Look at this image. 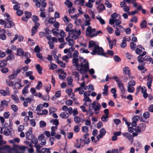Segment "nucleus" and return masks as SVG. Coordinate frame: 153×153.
<instances>
[{
    "instance_id": "f257e3e1",
    "label": "nucleus",
    "mask_w": 153,
    "mask_h": 153,
    "mask_svg": "<svg viewBox=\"0 0 153 153\" xmlns=\"http://www.w3.org/2000/svg\"><path fill=\"white\" fill-rule=\"evenodd\" d=\"M103 50L101 47H100L98 45L96 46L94 48L93 50L91 53V54L93 55L97 54L105 56L106 53L103 52Z\"/></svg>"
},
{
    "instance_id": "aec40b11",
    "label": "nucleus",
    "mask_w": 153,
    "mask_h": 153,
    "mask_svg": "<svg viewBox=\"0 0 153 153\" xmlns=\"http://www.w3.org/2000/svg\"><path fill=\"white\" fill-rule=\"evenodd\" d=\"M29 85H27L22 90V92L25 96L26 95V94L28 93V89L29 88Z\"/></svg>"
},
{
    "instance_id": "37998d69",
    "label": "nucleus",
    "mask_w": 153,
    "mask_h": 153,
    "mask_svg": "<svg viewBox=\"0 0 153 153\" xmlns=\"http://www.w3.org/2000/svg\"><path fill=\"white\" fill-rule=\"evenodd\" d=\"M21 81V80L19 79H17V82L14 85V88L17 89L18 88H19V82Z\"/></svg>"
},
{
    "instance_id": "c756f323",
    "label": "nucleus",
    "mask_w": 153,
    "mask_h": 153,
    "mask_svg": "<svg viewBox=\"0 0 153 153\" xmlns=\"http://www.w3.org/2000/svg\"><path fill=\"white\" fill-rule=\"evenodd\" d=\"M30 141L35 145L37 144L38 143V140L37 138L32 137L30 139Z\"/></svg>"
},
{
    "instance_id": "412c9836",
    "label": "nucleus",
    "mask_w": 153,
    "mask_h": 153,
    "mask_svg": "<svg viewBox=\"0 0 153 153\" xmlns=\"http://www.w3.org/2000/svg\"><path fill=\"white\" fill-rule=\"evenodd\" d=\"M73 65L75 66H78V59L76 58L73 57L72 59Z\"/></svg>"
},
{
    "instance_id": "3c124183",
    "label": "nucleus",
    "mask_w": 153,
    "mask_h": 153,
    "mask_svg": "<svg viewBox=\"0 0 153 153\" xmlns=\"http://www.w3.org/2000/svg\"><path fill=\"white\" fill-rule=\"evenodd\" d=\"M46 124V123L44 121H41L39 122L40 126L41 128L45 127Z\"/></svg>"
},
{
    "instance_id": "864d4df0",
    "label": "nucleus",
    "mask_w": 153,
    "mask_h": 153,
    "mask_svg": "<svg viewBox=\"0 0 153 153\" xmlns=\"http://www.w3.org/2000/svg\"><path fill=\"white\" fill-rule=\"evenodd\" d=\"M137 61L143 63V61H145L144 59V58L140 56H139L137 57Z\"/></svg>"
},
{
    "instance_id": "e2e57ef3",
    "label": "nucleus",
    "mask_w": 153,
    "mask_h": 153,
    "mask_svg": "<svg viewBox=\"0 0 153 153\" xmlns=\"http://www.w3.org/2000/svg\"><path fill=\"white\" fill-rule=\"evenodd\" d=\"M80 52L81 53H88L89 52L88 51L85 50L84 48H82L81 49Z\"/></svg>"
},
{
    "instance_id": "8fccbe9b",
    "label": "nucleus",
    "mask_w": 153,
    "mask_h": 153,
    "mask_svg": "<svg viewBox=\"0 0 153 153\" xmlns=\"http://www.w3.org/2000/svg\"><path fill=\"white\" fill-rule=\"evenodd\" d=\"M11 108L12 110L15 112H16L18 110V107L15 105H11Z\"/></svg>"
},
{
    "instance_id": "a211bd4d",
    "label": "nucleus",
    "mask_w": 153,
    "mask_h": 153,
    "mask_svg": "<svg viewBox=\"0 0 153 153\" xmlns=\"http://www.w3.org/2000/svg\"><path fill=\"white\" fill-rule=\"evenodd\" d=\"M97 45H96V43L94 41H91L89 42L88 47L89 48H91L93 47L94 48L95 46Z\"/></svg>"
},
{
    "instance_id": "49530a36",
    "label": "nucleus",
    "mask_w": 153,
    "mask_h": 153,
    "mask_svg": "<svg viewBox=\"0 0 153 153\" xmlns=\"http://www.w3.org/2000/svg\"><path fill=\"white\" fill-rule=\"evenodd\" d=\"M149 112L147 111L143 113V117L144 118L146 119L149 117Z\"/></svg>"
},
{
    "instance_id": "9d476101",
    "label": "nucleus",
    "mask_w": 153,
    "mask_h": 153,
    "mask_svg": "<svg viewBox=\"0 0 153 153\" xmlns=\"http://www.w3.org/2000/svg\"><path fill=\"white\" fill-rule=\"evenodd\" d=\"M117 84L118 87L121 91V93L123 94L125 92L124 87L123 84L122 83L121 81H117Z\"/></svg>"
},
{
    "instance_id": "5701e85b",
    "label": "nucleus",
    "mask_w": 153,
    "mask_h": 153,
    "mask_svg": "<svg viewBox=\"0 0 153 153\" xmlns=\"http://www.w3.org/2000/svg\"><path fill=\"white\" fill-rule=\"evenodd\" d=\"M4 19L7 22H10L12 19L10 17V15L8 13H5L4 15Z\"/></svg>"
},
{
    "instance_id": "6ab92c4d",
    "label": "nucleus",
    "mask_w": 153,
    "mask_h": 153,
    "mask_svg": "<svg viewBox=\"0 0 153 153\" xmlns=\"http://www.w3.org/2000/svg\"><path fill=\"white\" fill-rule=\"evenodd\" d=\"M88 134L87 133L83 136L84 138L86 140H84V142L85 144H88L90 142L89 138L88 137Z\"/></svg>"
},
{
    "instance_id": "f8f14e48",
    "label": "nucleus",
    "mask_w": 153,
    "mask_h": 153,
    "mask_svg": "<svg viewBox=\"0 0 153 153\" xmlns=\"http://www.w3.org/2000/svg\"><path fill=\"white\" fill-rule=\"evenodd\" d=\"M12 20L10 21V22H8L4 26L5 28H10L11 27H13L14 25V23L12 22Z\"/></svg>"
},
{
    "instance_id": "ea45409f",
    "label": "nucleus",
    "mask_w": 153,
    "mask_h": 153,
    "mask_svg": "<svg viewBox=\"0 0 153 153\" xmlns=\"http://www.w3.org/2000/svg\"><path fill=\"white\" fill-rule=\"evenodd\" d=\"M20 4L19 3H17V4H15V5L13 6V9L15 10H19L20 8Z\"/></svg>"
},
{
    "instance_id": "69168bd1",
    "label": "nucleus",
    "mask_w": 153,
    "mask_h": 153,
    "mask_svg": "<svg viewBox=\"0 0 153 153\" xmlns=\"http://www.w3.org/2000/svg\"><path fill=\"white\" fill-rule=\"evenodd\" d=\"M25 17L28 19L30 17L32 14L30 12L27 11L25 12Z\"/></svg>"
},
{
    "instance_id": "6e6d98bb",
    "label": "nucleus",
    "mask_w": 153,
    "mask_h": 153,
    "mask_svg": "<svg viewBox=\"0 0 153 153\" xmlns=\"http://www.w3.org/2000/svg\"><path fill=\"white\" fill-rule=\"evenodd\" d=\"M114 60L117 62H118L121 61V59L118 56L115 55L114 56Z\"/></svg>"
},
{
    "instance_id": "cd10ccee",
    "label": "nucleus",
    "mask_w": 153,
    "mask_h": 153,
    "mask_svg": "<svg viewBox=\"0 0 153 153\" xmlns=\"http://www.w3.org/2000/svg\"><path fill=\"white\" fill-rule=\"evenodd\" d=\"M108 116L103 115L101 117V120L103 122H107L108 120Z\"/></svg>"
},
{
    "instance_id": "39448f33",
    "label": "nucleus",
    "mask_w": 153,
    "mask_h": 153,
    "mask_svg": "<svg viewBox=\"0 0 153 153\" xmlns=\"http://www.w3.org/2000/svg\"><path fill=\"white\" fill-rule=\"evenodd\" d=\"M46 0H33V1L35 3V5L37 7H45L47 4L45 2Z\"/></svg>"
},
{
    "instance_id": "1a4fd4ad",
    "label": "nucleus",
    "mask_w": 153,
    "mask_h": 153,
    "mask_svg": "<svg viewBox=\"0 0 153 153\" xmlns=\"http://www.w3.org/2000/svg\"><path fill=\"white\" fill-rule=\"evenodd\" d=\"M122 134L125 137L128 138L131 142H132L133 140V138L131 135L128 132L124 133Z\"/></svg>"
},
{
    "instance_id": "a878e982",
    "label": "nucleus",
    "mask_w": 153,
    "mask_h": 153,
    "mask_svg": "<svg viewBox=\"0 0 153 153\" xmlns=\"http://www.w3.org/2000/svg\"><path fill=\"white\" fill-rule=\"evenodd\" d=\"M97 19L100 22V23L102 25H104L105 24V22L104 20L102 19L101 17L99 15H98L96 17Z\"/></svg>"
},
{
    "instance_id": "4be33fe9",
    "label": "nucleus",
    "mask_w": 153,
    "mask_h": 153,
    "mask_svg": "<svg viewBox=\"0 0 153 153\" xmlns=\"http://www.w3.org/2000/svg\"><path fill=\"white\" fill-rule=\"evenodd\" d=\"M11 98L16 103L19 102V99L17 95L15 94H11Z\"/></svg>"
},
{
    "instance_id": "c85d7f7f",
    "label": "nucleus",
    "mask_w": 153,
    "mask_h": 153,
    "mask_svg": "<svg viewBox=\"0 0 153 153\" xmlns=\"http://www.w3.org/2000/svg\"><path fill=\"white\" fill-rule=\"evenodd\" d=\"M32 134V133H31L29 132L26 134V137L27 140H30L32 137L33 135Z\"/></svg>"
},
{
    "instance_id": "2f4dec72",
    "label": "nucleus",
    "mask_w": 153,
    "mask_h": 153,
    "mask_svg": "<svg viewBox=\"0 0 153 153\" xmlns=\"http://www.w3.org/2000/svg\"><path fill=\"white\" fill-rule=\"evenodd\" d=\"M97 9L100 10V12L104 10L105 9V7L104 5L102 4H101L98 6Z\"/></svg>"
},
{
    "instance_id": "58836bf2",
    "label": "nucleus",
    "mask_w": 153,
    "mask_h": 153,
    "mask_svg": "<svg viewBox=\"0 0 153 153\" xmlns=\"http://www.w3.org/2000/svg\"><path fill=\"white\" fill-rule=\"evenodd\" d=\"M74 120L76 123H78L81 121V119L79 116H75Z\"/></svg>"
},
{
    "instance_id": "680f3d73",
    "label": "nucleus",
    "mask_w": 153,
    "mask_h": 153,
    "mask_svg": "<svg viewBox=\"0 0 153 153\" xmlns=\"http://www.w3.org/2000/svg\"><path fill=\"white\" fill-rule=\"evenodd\" d=\"M58 63L59 65L62 68H65V64L62 61L60 60L58 61Z\"/></svg>"
},
{
    "instance_id": "09e8293b",
    "label": "nucleus",
    "mask_w": 153,
    "mask_h": 153,
    "mask_svg": "<svg viewBox=\"0 0 153 153\" xmlns=\"http://www.w3.org/2000/svg\"><path fill=\"white\" fill-rule=\"evenodd\" d=\"M43 105L42 104H40L37 106L36 111H40L43 108Z\"/></svg>"
},
{
    "instance_id": "f3484780",
    "label": "nucleus",
    "mask_w": 153,
    "mask_h": 153,
    "mask_svg": "<svg viewBox=\"0 0 153 153\" xmlns=\"http://www.w3.org/2000/svg\"><path fill=\"white\" fill-rule=\"evenodd\" d=\"M59 116L63 119H66L69 117V114L66 112H62L59 115Z\"/></svg>"
},
{
    "instance_id": "c03bdc74",
    "label": "nucleus",
    "mask_w": 153,
    "mask_h": 153,
    "mask_svg": "<svg viewBox=\"0 0 153 153\" xmlns=\"http://www.w3.org/2000/svg\"><path fill=\"white\" fill-rule=\"evenodd\" d=\"M50 122L53 123V124L57 126L59 124V121L57 119L52 120L50 121Z\"/></svg>"
},
{
    "instance_id": "393cba45",
    "label": "nucleus",
    "mask_w": 153,
    "mask_h": 153,
    "mask_svg": "<svg viewBox=\"0 0 153 153\" xmlns=\"http://www.w3.org/2000/svg\"><path fill=\"white\" fill-rule=\"evenodd\" d=\"M123 71L124 73L126 74H128V76L130 75L131 73L130 71L129 70V68L128 67H125L123 69Z\"/></svg>"
},
{
    "instance_id": "b1692460",
    "label": "nucleus",
    "mask_w": 153,
    "mask_h": 153,
    "mask_svg": "<svg viewBox=\"0 0 153 153\" xmlns=\"http://www.w3.org/2000/svg\"><path fill=\"white\" fill-rule=\"evenodd\" d=\"M31 101V98L28 97L25 100V101H24V103H23V105H24L26 107L27 106V103L30 102Z\"/></svg>"
},
{
    "instance_id": "423d86ee",
    "label": "nucleus",
    "mask_w": 153,
    "mask_h": 153,
    "mask_svg": "<svg viewBox=\"0 0 153 153\" xmlns=\"http://www.w3.org/2000/svg\"><path fill=\"white\" fill-rule=\"evenodd\" d=\"M146 127V125L145 123H142L139 124L134 129L135 131L138 133H140L144 131Z\"/></svg>"
},
{
    "instance_id": "a19ab883",
    "label": "nucleus",
    "mask_w": 153,
    "mask_h": 153,
    "mask_svg": "<svg viewBox=\"0 0 153 153\" xmlns=\"http://www.w3.org/2000/svg\"><path fill=\"white\" fill-rule=\"evenodd\" d=\"M125 38H123L122 42L120 45L121 47L123 48H124L127 45L126 42V41H125Z\"/></svg>"
},
{
    "instance_id": "20e7f679",
    "label": "nucleus",
    "mask_w": 153,
    "mask_h": 153,
    "mask_svg": "<svg viewBox=\"0 0 153 153\" xmlns=\"http://www.w3.org/2000/svg\"><path fill=\"white\" fill-rule=\"evenodd\" d=\"M95 31V29H92L91 26H89L86 28V35L90 36V38L96 36L97 35L96 33L91 34L92 33H94Z\"/></svg>"
},
{
    "instance_id": "6e6552de",
    "label": "nucleus",
    "mask_w": 153,
    "mask_h": 153,
    "mask_svg": "<svg viewBox=\"0 0 153 153\" xmlns=\"http://www.w3.org/2000/svg\"><path fill=\"white\" fill-rule=\"evenodd\" d=\"M106 131L105 129L102 128L100 130V134L98 135L97 137V138L98 140L102 137L106 133Z\"/></svg>"
},
{
    "instance_id": "4468645a",
    "label": "nucleus",
    "mask_w": 153,
    "mask_h": 153,
    "mask_svg": "<svg viewBox=\"0 0 153 153\" xmlns=\"http://www.w3.org/2000/svg\"><path fill=\"white\" fill-rule=\"evenodd\" d=\"M17 55L20 56H23L24 51L21 48H18L17 49Z\"/></svg>"
},
{
    "instance_id": "9b49d317",
    "label": "nucleus",
    "mask_w": 153,
    "mask_h": 153,
    "mask_svg": "<svg viewBox=\"0 0 153 153\" xmlns=\"http://www.w3.org/2000/svg\"><path fill=\"white\" fill-rule=\"evenodd\" d=\"M59 71L60 73L59 75V78L60 79H64L66 76V74L63 71L62 69H59Z\"/></svg>"
},
{
    "instance_id": "79ce46f5",
    "label": "nucleus",
    "mask_w": 153,
    "mask_h": 153,
    "mask_svg": "<svg viewBox=\"0 0 153 153\" xmlns=\"http://www.w3.org/2000/svg\"><path fill=\"white\" fill-rule=\"evenodd\" d=\"M20 140L19 138H16L10 141V142L12 143H14L16 142L19 143L20 142Z\"/></svg>"
},
{
    "instance_id": "f704fd0d",
    "label": "nucleus",
    "mask_w": 153,
    "mask_h": 153,
    "mask_svg": "<svg viewBox=\"0 0 153 153\" xmlns=\"http://www.w3.org/2000/svg\"><path fill=\"white\" fill-rule=\"evenodd\" d=\"M147 23L145 20H143L140 24V26L142 28H145L146 27Z\"/></svg>"
},
{
    "instance_id": "7ed1b4c3",
    "label": "nucleus",
    "mask_w": 153,
    "mask_h": 153,
    "mask_svg": "<svg viewBox=\"0 0 153 153\" xmlns=\"http://www.w3.org/2000/svg\"><path fill=\"white\" fill-rule=\"evenodd\" d=\"M93 109L94 110L96 114L99 113L100 111L101 107V105L100 103L94 101L91 104Z\"/></svg>"
},
{
    "instance_id": "c9c22d12",
    "label": "nucleus",
    "mask_w": 153,
    "mask_h": 153,
    "mask_svg": "<svg viewBox=\"0 0 153 153\" xmlns=\"http://www.w3.org/2000/svg\"><path fill=\"white\" fill-rule=\"evenodd\" d=\"M134 90V88L133 86H128L127 87V90L129 92L133 93Z\"/></svg>"
},
{
    "instance_id": "bb28decb",
    "label": "nucleus",
    "mask_w": 153,
    "mask_h": 153,
    "mask_svg": "<svg viewBox=\"0 0 153 153\" xmlns=\"http://www.w3.org/2000/svg\"><path fill=\"white\" fill-rule=\"evenodd\" d=\"M65 3V5L68 8L71 7L73 5L72 3L69 0H67Z\"/></svg>"
},
{
    "instance_id": "052dcab7",
    "label": "nucleus",
    "mask_w": 153,
    "mask_h": 153,
    "mask_svg": "<svg viewBox=\"0 0 153 153\" xmlns=\"http://www.w3.org/2000/svg\"><path fill=\"white\" fill-rule=\"evenodd\" d=\"M136 45L135 43L131 42L130 43V47L132 50H134L136 48Z\"/></svg>"
},
{
    "instance_id": "0eeeda50",
    "label": "nucleus",
    "mask_w": 153,
    "mask_h": 153,
    "mask_svg": "<svg viewBox=\"0 0 153 153\" xmlns=\"http://www.w3.org/2000/svg\"><path fill=\"white\" fill-rule=\"evenodd\" d=\"M39 26V24L38 22L35 23L34 26L32 27L31 29L32 34L31 36H33L37 32V29Z\"/></svg>"
},
{
    "instance_id": "4d7b16f0",
    "label": "nucleus",
    "mask_w": 153,
    "mask_h": 153,
    "mask_svg": "<svg viewBox=\"0 0 153 153\" xmlns=\"http://www.w3.org/2000/svg\"><path fill=\"white\" fill-rule=\"evenodd\" d=\"M42 86V83L41 81L38 82V85L36 86V88L37 89L39 90Z\"/></svg>"
},
{
    "instance_id": "ddd939ff",
    "label": "nucleus",
    "mask_w": 153,
    "mask_h": 153,
    "mask_svg": "<svg viewBox=\"0 0 153 153\" xmlns=\"http://www.w3.org/2000/svg\"><path fill=\"white\" fill-rule=\"evenodd\" d=\"M80 67L82 68H84V69L87 71L89 70V64L88 62H86L84 64L82 63L80 64Z\"/></svg>"
},
{
    "instance_id": "e433bc0d",
    "label": "nucleus",
    "mask_w": 153,
    "mask_h": 153,
    "mask_svg": "<svg viewBox=\"0 0 153 153\" xmlns=\"http://www.w3.org/2000/svg\"><path fill=\"white\" fill-rule=\"evenodd\" d=\"M17 73H13L11 75H9L8 76V78L10 79H13L17 77Z\"/></svg>"
},
{
    "instance_id": "2eb2a0df",
    "label": "nucleus",
    "mask_w": 153,
    "mask_h": 153,
    "mask_svg": "<svg viewBox=\"0 0 153 153\" xmlns=\"http://www.w3.org/2000/svg\"><path fill=\"white\" fill-rule=\"evenodd\" d=\"M1 31L2 33L0 35V39L4 40L6 38V36L5 35L6 30L4 29H3L1 30Z\"/></svg>"
},
{
    "instance_id": "473e14b6",
    "label": "nucleus",
    "mask_w": 153,
    "mask_h": 153,
    "mask_svg": "<svg viewBox=\"0 0 153 153\" xmlns=\"http://www.w3.org/2000/svg\"><path fill=\"white\" fill-rule=\"evenodd\" d=\"M34 147L36 148V151L37 152L40 153L41 151L40 149L42 147V146H40L39 144H36L34 145Z\"/></svg>"
},
{
    "instance_id": "7c9ffc66",
    "label": "nucleus",
    "mask_w": 153,
    "mask_h": 153,
    "mask_svg": "<svg viewBox=\"0 0 153 153\" xmlns=\"http://www.w3.org/2000/svg\"><path fill=\"white\" fill-rule=\"evenodd\" d=\"M76 69H74L72 70V72L74 76L77 78V80H79V73L76 71Z\"/></svg>"
},
{
    "instance_id": "5fc2aeb1",
    "label": "nucleus",
    "mask_w": 153,
    "mask_h": 153,
    "mask_svg": "<svg viewBox=\"0 0 153 153\" xmlns=\"http://www.w3.org/2000/svg\"><path fill=\"white\" fill-rule=\"evenodd\" d=\"M0 94L4 96H6L8 95L6 91L3 90H0Z\"/></svg>"
},
{
    "instance_id": "603ef678",
    "label": "nucleus",
    "mask_w": 153,
    "mask_h": 153,
    "mask_svg": "<svg viewBox=\"0 0 153 153\" xmlns=\"http://www.w3.org/2000/svg\"><path fill=\"white\" fill-rule=\"evenodd\" d=\"M28 143H29V146L30 148L28 149V151L29 153H32L33 152V145L31 143H30L29 142H28Z\"/></svg>"
},
{
    "instance_id": "72a5a7b5",
    "label": "nucleus",
    "mask_w": 153,
    "mask_h": 153,
    "mask_svg": "<svg viewBox=\"0 0 153 153\" xmlns=\"http://www.w3.org/2000/svg\"><path fill=\"white\" fill-rule=\"evenodd\" d=\"M36 68L39 74H42V68L39 64L36 65Z\"/></svg>"
},
{
    "instance_id": "774afa93",
    "label": "nucleus",
    "mask_w": 153,
    "mask_h": 153,
    "mask_svg": "<svg viewBox=\"0 0 153 153\" xmlns=\"http://www.w3.org/2000/svg\"><path fill=\"white\" fill-rule=\"evenodd\" d=\"M56 111V109L55 108L53 107H50L49 111L50 114L55 112Z\"/></svg>"
},
{
    "instance_id": "13d9d810",
    "label": "nucleus",
    "mask_w": 153,
    "mask_h": 153,
    "mask_svg": "<svg viewBox=\"0 0 153 153\" xmlns=\"http://www.w3.org/2000/svg\"><path fill=\"white\" fill-rule=\"evenodd\" d=\"M107 30L108 33L110 34L113 33L114 32V29L113 28L109 26H108Z\"/></svg>"
},
{
    "instance_id": "0e129e2a",
    "label": "nucleus",
    "mask_w": 153,
    "mask_h": 153,
    "mask_svg": "<svg viewBox=\"0 0 153 153\" xmlns=\"http://www.w3.org/2000/svg\"><path fill=\"white\" fill-rule=\"evenodd\" d=\"M72 92V89L71 88H69L68 89H66V92L68 94L69 96H71V93Z\"/></svg>"
},
{
    "instance_id": "f03ea898",
    "label": "nucleus",
    "mask_w": 153,
    "mask_h": 153,
    "mask_svg": "<svg viewBox=\"0 0 153 153\" xmlns=\"http://www.w3.org/2000/svg\"><path fill=\"white\" fill-rule=\"evenodd\" d=\"M81 32L80 29L76 30V29H71L69 32V35H71V38L74 39H76L80 35Z\"/></svg>"
},
{
    "instance_id": "bf43d9fd",
    "label": "nucleus",
    "mask_w": 153,
    "mask_h": 153,
    "mask_svg": "<svg viewBox=\"0 0 153 153\" xmlns=\"http://www.w3.org/2000/svg\"><path fill=\"white\" fill-rule=\"evenodd\" d=\"M123 8L124 10V12L128 13V12H129V11L130 10V8L128 6H126Z\"/></svg>"
},
{
    "instance_id": "338daca9",
    "label": "nucleus",
    "mask_w": 153,
    "mask_h": 153,
    "mask_svg": "<svg viewBox=\"0 0 153 153\" xmlns=\"http://www.w3.org/2000/svg\"><path fill=\"white\" fill-rule=\"evenodd\" d=\"M143 49H139L138 48H137L135 50L136 53L137 54H140L141 52H143Z\"/></svg>"
},
{
    "instance_id": "de8ad7c7",
    "label": "nucleus",
    "mask_w": 153,
    "mask_h": 153,
    "mask_svg": "<svg viewBox=\"0 0 153 153\" xmlns=\"http://www.w3.org/2000/svg\"><path fill=\"white\" fill-rule=\"evenodd\" d=\"M6 65V61L5 60H3L0 63V67L2 68L5 66Z\"/></svg>"
},
{
    "instance_id": "a18cd8bd",
    "label": "nucleus",
    "mask_w": 153,
    "mask_h": 153,
    "mask_svg": "<svg viewBox=\"0 0 153 153\" xmlns=\"http://www.w3.org/2000/svg\"><path fill=\"white\" fill-rule=\"evenodd\" d=\"M43 8L44 7L40 8V11H42L40 13V16L42 17L45 18L46 17V16L44 13L42 12L45 11V9Z\"/></svg>"
},
{
    "instance_id": "dca6fc26",
    "label": "nucleus",
    "mask_w": 153,
    "mask_h": 153,
    "mask_svg": "<svg viewBox=\"0 0 153 153\" xmlns=\"http://www.w3.org/2000/svg\"><path fill=\"white\" fill-rule=\"evenodd\" d=\"M148 82L147 83V85L149 89H150L151 86V84L152 83V79L150 76H148L147 79Z\"/></svg>"
},
{
    "instance_id": "4c0bfd02",
    "label": "nucleus",
    "mask_w": 153,
    "mask_h": 153,
    "mask_svg": "<svg viewBox=\"0 0 153 153\" xmlns=\"http://www.w3.org/2000/svg\"><path fill=\"white\" fill-rule=\"evenodd\" d=\"M59 29L54 28L52 30V32L56 36H57L58 34Z\"/></svg>"
}]
</instances>
